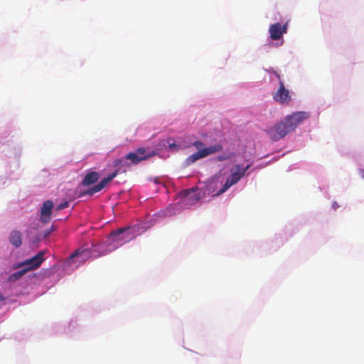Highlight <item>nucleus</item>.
<instances>
[{
	"label": "nucleus",
	"instance_id": "39448f33",
	"mask_svg": "<svg viewBox=\"0 0 364 364\" xmlns=\"http://www.w3.org/2000/svg\"><path fill=\"white\" fill-rule=\"evenodd\" d=\"M152 155L147 153L144 148H139L135 151L129 153L124 158L116 160L114 164L116 166H121L124 160H130L133 164H137L144 160L148 159Z\"/></svg>",
	"mask_w": 364,
	"mask_h": 364
},
{
	"label": "nucleus",
	"instance_id": "412c9836",
	"mask_svg": "<svg viewBox=\"0 0 364 364\" xmlns=\"http://www.w3.org/2000/svg\"><path fill=\"white\" fill-rule=\"evenodd\" d=\"M338 207V205L335 202L333 204V208L336 210Z\"/></svg>",
	"mask_w": 364,
	"mask_h": 364
},
{
	"label": "nucleus",
	"instance_id": "6ab92c4d",
	"mask_svg": "<svg viewBox=\"0 0 364 364\" xmlns=\"http://www.w3.org/2000/svg\"><path fill=\"white\" fill-rule=\"evenodd\" d=\"M229 158H230V157H229V156H219L218 157V160L219 161H225V160H226V159H229Z\"/></svg>",
	"mask_w": 364,
	"mask_h": 364
},
{
	"label": "nucleus",
	"instance_id": "f257e3e1",
	"mask_svg": "<svg viewBox=\"0 0 364 364\" xmlns=\"http://www.w3.org/2000/svg\"><path fill=\"white\" fill-rule=\"evenodd\" d=\"M134 237V232L131 227L122 228L111 232L107 240L109 251L116 250Z\"/></svg>",
	"mask_w": 364,
	"mask_h": 364
},
{
	"label": "nucleus",
	"instance_id": "ddd939ff",
	"mask_svg": "<svg viewBox=\"0 0 364 364\" xmlns=\"http://www.w3.org/2000/svg\"><path fill=\"white\" fill-rule=\"evenodd\" d=\"M91 255V252L88 249H77L73 254H71L69 257L68 261L72 260L75 257H79L80 259V262L84 261L85 259L88 258Z\"/></svg>",
	"mask_w": 364,
	"mask_h": 364
},
{
	"label": "nucleus",
	"instance_id": "9b49d317",
	"mask_svg": "<svg viewBox=\"0 0 364 364\" xmlns=\"http://www.w3.org/2000/svg\"><path fill=\"white\" fill-rule=\"evenodd\" d=\"M53 203L51 200H46L43 203L41 208V219L44 223H47L50 220Z\"/></svg>",
	"mask_w": 364,
	"mask_h": 364
},
{
	"label": "nucleus",
	"instance_id": "2eb2a0df",
	"mask_svg": "<svg viewBox=\"0 0 364 364\" xmlns=\"http://www.w3.org/2000/svg\"><path fill=\"white\" fill-rule=\"evenodd\" d=\"M10 243L15 247H18L22 244V234L17 230H12L9 236Z\"/></svg>",
	"mask_w": 364,
	"mask_h": 364
},
{
	"label": "nucleus",
	"instance_id": "4be33fe9",
	"mask_svg": "<svg viewBox=\"0 0 364 364\" xmlns=\"http://www.w3.org/2000/svg\"><path fill=\"white\" fill-rule=\"evenodd\" d=\"M4 297L2 295H0V301H4Z\"/></svg>",
	"mask_w": 364,
	"mask_h": 364
},
{
	"label": "nucleus",
	"instance_id": "dca6fc26",
	"mask_svg": "<svg viewBox=\"0 0 364 364\" xmlns=\"http://www.w3.org/2000/svg\"><path fill=\"white\" fill-rule=\"evenodd\" d=\"M21 268L22 269L21 270L11 274L9 276L8 280L9 282L17 281L18 279H21L26 272H28V271L25 268H23V267H21Z\"/></svg>",
	"mask_w": 364,
	"mask_h": 364
},
{
	"label": "nucleus",
	"instance_id": "9d476101",
	"mask_svg": "<svg viewBox=\"0 0 364 364\" xmlns=\"http://www.w3.org/2000/svg\"><path fill=\"white\" fill-rule=\"evenodd\" d=\"M269 32L272 40H279L283 34L287 32V23L283 26L279 23L272 24L269 26Z\"/></svg>",
	"mask_w": 364,
	"mask_h": 364
},
{
	"label": "nucleus",
	"instance_id": "a211bd4d",
	"mask_svg": "<svg viewBox=\"0 0 364 364\" xmlns=\"http://www.w3.org/2000/svg\"><path fill=\"white\" fill-rule=\"evenodd\" d=\"M68 205H69V203L68 201H65L64 203H62L58 205L57 207H56V209L58 210H63V209H65V208H68Z\"/></svg>",
	"mask_w": 364,
	"mask_h": 364
},
{
	"label": "nucleus",
	"instance_id": "1a4fd4ad",
	"mask_svg": "<svg viewBox=\"0 0 364 364\" xmlns=\"http://www.w3.org/2000/svg\"><path fill=\"white\" fill-rule=\"evenodd\" d=\"M118 174V171H115L110 173L107 177L104 178L102 179L97 185L88 188L87 191H83L80 193V196H85V195H90L92 196L95 193L100 191L104 188L106 187V186L110 183Z\"/></svg>",
	"mask_w": 364,
	"mask_h": 364
},
{
	"label": "nucleus",
	"instance_id": "f3484780",
	"mask_svg": "<svg viewBox=\"0 0 364 364\" xmlns=\"http://www.w3.org/2000/svg\"><path fill=\"white\" fill-rule=\"evenodd\" d=\"M269 73L273 74L276 78L279 80V83H280L281 81H284V80L282 78L280 74L275 71L273 68H270L267 70Z\"/></svg>",
	"mask_w": 364,
	"mask_h": 364
},
{
	"label": "nucleus",
	"instance_id": "6e6552de",
	"mask_svg": "<svg viewBox=\"0 0 364 364\" xmlns=\"http://www.w3.org/2000/svg\"><path fill=\"white\" fill-rule=\"evenodd\" d=\"M309 117V114L306 112H294L290 115H287L284 118L286 123L291 131L294 129L304 119Z\"/></svg>",
	"mask_w": 364,
	"mask_h": 364
},
{
	"label": "nucleus",
	"instance_id": "aec40b11",
	"mask_svg": "<svg viewBox=\"0 0 364 364\" xmlns=\"http://www.w3.org/2000/svg\"><path fill=\"white\" fill-rule=\"evenodd\" d=\"M360 174L363 178H364V170L362 169L360 171Z\"/></svg>",
	"mask_w": 364,
	"mask_h": 364
},
{
	"label": "nucleus",
	"instance_id": "f03ea898",
	"mask_svg": "<svg viewBox=\"0 0 364 364\" xmlns=\"http://www.w3.org/2000/svg\"><path fill=\"white\" fill-rule=\"evenodd\" d=\"M193 146L198 150L196 152L190 155L186 159V164H191L196 161L205 158L210 154L220 151L223 149V146L217 144L213 146L205 147L204 144L200 141H196L193 143Z\"/></svg>",
	"mask_w": 364,
	"mask_h": 364
},
{
	"label": "nucleus",
	"instance_id": "20e7f679",
	"mask_svg": "<svg viewBox=\"0 0 364 364\" xmlns=\"http://www.w3.org/2000/svg\"><path fill=\"white\" fill-rule=\"evenodd\" d=\"M272 141H277L284 137L289 132H291L285 120L283 119L269 129L265 130Z\"/></svg>",
	"mask_w": 364,
	"mask_h": 364
},
{
	"label": "nucleus",
	"instance_id": "4468645a",
	"mask_svg": "<svg viewBox=\"0 0 364 364\" xmlns=\"http://www.w3.org/2000/svg\"><path fill=\"white\" fill-rule=\"evenodd\" d=\"M100 178V173L96 171H90L85 175L82 180V185L85 186H89L95 182H97Z\"/></svg>",
	"mask_w": 364,
	"mask_h": 364
},
{
	"label": "nucleus",
	"instance_id": "423d86ee",
	"mask_svg": "<svg viewBox=\"0 0 364 364\" xmlns=\"http://www.w3.org/2000/svg\"><path fill=\"white\" fill-rule=\"evenodd\" d=\"M44 255L45 252L41 251L33 257L16 264L15 268L23 267L28 272L36 269L38 268L42 264V262L44 261Z\"/></svg>",
	"mask_w": 364,
	"mask_h": 364
},
{
	"label": "nucleus",
	"instance_id": "0eeeda50",
	"mask_svg": "<svg viewBox=\"0 0 364 364\" xmlns=\"http://www.w3.org/2000/svg\"><path fill=\"white\" fill-rule=\"evenodd\" d=\"M278 89L272 93L273 100L279 104H288L291 100V95L288 89L285 87L284 82L281 81Z\"/></svg>",
	"mask_w": 364,
	"mask_h": 364
},
{
	"label": "nucleus",
	"instance_id": "f8f14e48",
	"mask_svg": "<svg viewBox=\"0 0 364 364\" xmlns=\"http://www.w3.org/2000/svg\"><path fill=\"white\" fill-rule=\"evenodd\" d=\"M182 196L185 198L184 203L186 205L195 204L200 199L199 194L196 193L193 188L190 190H185L181 193Z\"/></svg>",
	"mask_w": 364,
	"mask_h": 364
},
{
	"label": "nucleus",
	"instance_id": "7ed1b4c3",
	"mask_svg": "<svg viewBox=\"0 0 364 364\" xmlns=\"http://www.w3.org/2000/svg\"><path fill=\"white\" fill-rule=\"evenodd\" d=\"M250 165H247L245 168H242L240 165H235L236 171H231L230 176L227 178L225 184L223 188L220 189L216 193L213 194V196H220L225 193L230 186L237 183L240 178L245 175V172L250 168Z\"/></svg>",
	"mask_w": 364,
	"mask_h": 364
}]
</instances>
